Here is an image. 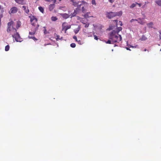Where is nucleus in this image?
I'll use <instances>...</instances> for the list:
<instances>
[{"label": "nucleus", "instance_id": "nucleus-1", "mask_svg": "<svg viewBox=\"0 0 161 161\" xmlns=\"http://www.w3.org/2000/svg\"><path fill=\"white\" fill-rule=\"evenodd\" d=\"M15 23L13 21H11L8 23L7 31L12 35V36L14 38L17 42H21L22 41V39L20 35L17 32L16 29L14 28Z\"/></svg>", "mask_w": 161, "mask_h": 161}, {"label": "nucleus", "instance_id": "nucleus-2", "mask_svg": "<svg viewBox=\"0 0 161 161\" xmlns=\"http://www.w3.org/2000/svg\"><path fill=\"white\" fill-rule=\"evenodd\" d=\"M109 39L112 40L113 43H120L121 42L122 40L121 36L118 33H116L114 31H113L110 33Z\"/></svg>", "mask_w": 161, "mask_h": 161}, {"label": "nucleus", "instance_id": "nucleus-3", "mask_svg": "<svg viewBox=\"0 0 161 161\" xmlns=\"http://www.w3.org/2000/svg\"><path fill=\"white\" fill-rule=\"evenodd\" d=\"M122 14V11H120L118 12H107L106 15L108 19H111L116 16H121Z\"/></svg>", "mask_w": 161, "mask_h": 161}, {"label": "nucleus", "instance_id": "nucleus-4", "mask_svg": "<svg viewBox=\"0 0 161 161\" xmlns=\"http://www.w3.org/2000/svg\"><path fill=\"white\" fill-rule=\"evenodd\" d=\"M30 21L31 25L37 27V25H38L37 23V19L34 16L30 17Z\"/></svg>", "mask_w": 161, "mask_h": 161}, {"label": "nucleus", "instance_id": "nucleus-5", "mask_svg": "<svg viewBox=\"0 0 161 161\" xmlns=\"http://www.w3.org/2000/svg\"><path fill=\"white\" fill-rule=\"evenodd\" d=\"M66 23L65 22H64L62 25V31H64V33H66V31H67L71 28V25H65L66 24Z\"/></svg>", "mask_w": 161, "mask_h": 161}, {"label": "nucleus", "instance_id": "nucleus-6", "mask_svg": "<svg viewBox=\"0 0 161 161\" xmlns=\"http://www.w3.org/2000/svg\"><path fill=\"white\" fill-rule=\"evenodd\" d=\"M18 10V8L15 7H12L9 12L10 14H15L16 13Z\"/></svg>", "mask_w": 161, "mask_h": 161}, {"label": "nucleus", "instance_id": "nucleus-7", "mask_svg": "<svg viewBox=\"0 0 161 161\" xmlns=\"http://www.w3.org/2000/svg\"><path fill=\"white\" fill-rule=\"evenodd\" d=\"M137 21L138 23L141 25H144L146 23V22L144 19L138 18Z\"/></svg>", "mask_w": 161, "mask_h": 161}, {"label": "nucleus", "instance_id": "nucleus-8", "mask_svg": "<svg viewBox=\"0 0 161 161\" xmlns=\"http://www.w3.org/2000/svg\"><path fill=\"white\" fill-rule=\"evenodd\" d=\"M60 15L62 16L63 18L64 19H67L69 18L70 16V15L69 14L66 13L62 14L61 13L60 14Z\"/></svg>", "mask_w": 161, "mask_h": 161}, {"label": "nucleus", "instance_id": "nucleus-9", "mask_svg": "<svg viewBox=\"0 0 161 161\" xmlns=\"http://www.w3.org/2000/svg\"><path fill=\"white\" fill-rule=\"evenodd\" d=\"M15 1L18 3L23 5L25 4L24 0H15Z\"/></svg>", "mask_w": 161, "mask_h": 161}, {"label": "nucleus", "instance_id": "nucleus-10", "mask_svg": "<svg viewBox=\"0 0 161 161\" xmlns=\"http://www.w3.org/2000/svg\"><path fill=\"white\" fill-rule=\"evenodd\" d=\"M39 26V25H37V27H36L35 28L34 31L33 32H29V34L31 35H34L36 33V31L37 30L38 27Z\"/></svg>", "mask_w": 161, "mask_h": 161}, {"label": "nucleus", "instance_id": "nucleus-11", "mask_svg": "<svg viewBox=\"0 0 161 161\" xmlns=\"http://www.w3.org/2000/svg\"><path fill=\"white\" fill-rule=\"evenodd\" d=\"M22 8L23 9L25 12L27 14H28L29 12V10L28 9V7H26L25 6H22Z\"/></svg>", "mask_w": 161, "mask_h": 161}, {"label": "nucleus", "instance_id": "nucleus-12", "mask_svg": "<svg viewBox=\"0 0 161 161\" xmlns=\"http://www.w3.org/2000/svg\"><path fill=\"white\" fill-rule=\"evenodd\" d=\"M77 8L76 9V10H75L74 12L73 13H72L70 15V18H71L72 17H74L76 16V14L77 13Z\"/></svg>", "mask_w": 161, "mask_h": 161}, {"label": "nucleus", "instance_id": "nucleus-13", "mask_svg": "<svg viewBox=\"0 0 161 161\" xmlns=\"http://www.w3.org/2000/svg\"><path fill=\"white\" fill-rule=\"evenodd\" d=\"M55 7V5L54 4H51L50 5L49 7V9L50 11H52Z\"/></svg>", "mask_w": 161, "mask_h": 161}, {"label": "nucleus", "instance_id": "nucleus-14", "mask_svg": "<svg viewBox=\"0 0 161 161\" xmlns=\"http://www.w3.org/2000/svg\"><path fill=\"white\" fill-rule=\"evenodd\" d=\"M90 12L86 13L84 15V17L86 18H89L90 17H93V16H89V14H90Z\"/></svg>", "mask_w": 161, "mask_h": 161}, {"label": "nucleus", "instance_id": "nucleus-15", "mask_svg": "<svg viewBox=\"0 0 161 161\" xmlns=\"http://www.w3.org/2000/svg\"><path fill=\"white\" fill-rule=\"evenodd\" d=\"M153 24L152 22H150L147 24V26L149 28H152Z\"/></svg>", "mask_w": 161, "mask_h": 161}, {"label": "nucleus", "instance_id": "nucleus-16", "mask_svg": "<svg viewBox=\"0 0 161 161\" xmlns=\"http://www.w3.org/2000/svg\"><path fill=\"white\" fill-rule=\"evenodd\" d=\"M21 25V23L19 21H18L17 22L16 26V28L17 29H18Z\"/></svg>", "mask_w": 161, "mask_h": 161}, {"label": "nucleus", "instance_id": "nucleus-17", "mask_svg": "<svg viewBox=\"0 0 161 161\" xmlns=\"http://www.w3.org/2000/svg\"><path fill=\"white\" fill-rule=\"evenodd\" d=\"M122 30V28L121 27H117L116 29V31H115V32H116V33H118V34L119 32L120 31H121Z\"/></svg>", "mask_w": 161, "mask_h": 161}, {"label": "nucleus", "instance_id": "nucleus-18", "mask_svg": "<svg viewBox=\"0 0 161 161\" xmlns=\"http://www.w3.org/2000/svg\"><path fill=\"white\" fill-rule=\"evenodd\" d=\"M38 9L42 13H43L44 12V10L43 8L41 6L39 7H38Z\"/></svg>", "mask_w": 161, "mask_h": 161}, {"label": "nucleus", "instance_id": "nucleus-19", "mask_svg": "<svg viewBox=\"0 0 161 161\" xmlns=\"http://www.w3.org/2000/svg\"><path fill=\"white\" fill-rule=\"evenodd\" d=\"M155 2L159 6H161V0H156Z\"/></svg>", "mask_w": 161, "mask_h": 161}, {"label": "nucleus", "instance_id": "nucleus-20", "mask_svg": "<svg viewBox=\"0 0 161 161\" xmlns=\"http://www.w3.org/2000/svg\"><path fill=\"white\" fill-rule=\"evenodd\" d=\"M58 19L56 17L52 16L51 17V19L53 21H55L57 20Z\"/></svg>", "mask_w": 161, "mask_h": 161}, {"label": "nucleus", "instance_id": "nucleus-21", "mask_svg": "<svg viewBox=\"0 0 161 161\" xmlns=\"http://www.w3.org/2000/svg\"><path fill=\"white\" fill-rule=\"evenodd\" d=\"M9 49V46L8 45H7L5 47V51H8Z\"/></svg>", "mask_w": 161, "mask_h": 161}, {"label": "nucleus", "instance_id": "nucleus-22", "mask_svg": "<svg viewBox=\"0 0 161 161\" xmlns=\"http://www.w3.org/2000/svg\"><path fill=\"white\" fill-rule=\"evenodd\" d=\"M65 8V7H60L59 8V9H61V10H63L64 11H65L66 10V9Z\"/></svg>", "mask_w": 161, "mask_h": 161}, {"label": "nucleus", "instance_id": "nucleus-23", "mask_svg": "<svg viewBox=\"0 0 161 161\" xmlns=\"http://www.w3.org/2000/svg\"><path fill=\"white\" fill-rule=\"evenodd\" d=\"M62 37H61V38H60V36L58 35H57L56 36V40L57 41H58L59 40H60L62 39Z\"/></svg>", "mask_w": 161, "mask_h": 161}, {"label": "nucleus", "instance_id": "nucleus-24", "mask_svg": "<svg viewBox=\"0 0 161 161\" xmlns=\"http://www.w3.org/2000/svg\"><path fill=\"white\" fill-rule=\"evenodd\" d=\"M136 5V3H133L132 4V5H131L130 7L131 8H133L134 7H135Z\"/></svg>", "mask_w": 161, "mask_h": 161}, {"label": "nucleus", "instance_id": "nucleus-25", "mask_svg": "<svg viewBox=\"0 0 161 161\" xmlns=\"http://www.w3.org/2000/svg\"><path fill=\"white\" fill-rule=\"evenodd\" d=\"M106 43H108V44H113L114 43H113V42H112V40H108L107 42H106Z\"/></svg>", "mask_w": 161, "mask_h": 161}, {"label": "nucleus", "instance_id": "nucleus-26", "mask_svg": "<svg viewBox=\"0 0 161 161\" xmlns=\"http://www.w3.org/2000/svg\"><path fill=\"white\" fill-rule=\"evenodd\" d=\"M76 45L75 43H72L70 44V46L73 48H74L75 47Z\"/></svg>", "mask_w": 161, "mask_h": 161}, {"label": "nucleus", "instance_id": "nucleus-27", "mask_svg": "<svg viewBox=\"0 0 161 161\" xmlns=\"http://www.w3.org/2000/svg\"><path fill=\"white\" fill-rule=\"evenodd\" d=\"M72 2L73 3V5L75 6H76L77 4V3L76 2H74V1Z\"/></svg>", "mask_w": 161, "mask_h": 161}, {"label": "nucleus", "instance_id": "nucleus-28", "mask_svg": "<svg viewBox=\"0 0 161 161\" xmlns=\"http://www.w3.org/2000/svg\"><path fill=\"white\" fill-rule=\"evenodd\" d=\"M92 4H93L94 5H96V4L95 0H92Z\"/></svg>", "mask_w": 161, "mask_h": 161}, {"label": "nucleus", "instance_id": "nucleus-29", "mask_svg": "<svg viewBox=\"0 0 161 161\" xmlns=\"http://www.w3.org/2000/svg\"><path fill=\"white\" fill-rule=\"evenodd\" d=\"M82 11L83 13H84L86 11V9L84 7H82Z\"/></svg>", "mask_w": 161, "mask_h": 161}, {"label": "nucleus", "instance_id": "nucleus-30", "mask_svg": "<svg viewBox=\"0 0 161 161\" xmlns=\"http://www.w3.org/2000/svg\"><path fill=\"white\" fill-rule=\"evenodd\" d=\"M147 39V38L145 36H142V40H144Z\"/></svg>", "mask_w": 161, "mask_h": 161}, {"label": "nucleus", "instance_id": "nucleus-31", "mask_svg": "<svg viewBox=\"0 0 161 161\" xmlns=\"http://www.w3.org/2000/svg\"><path fill=\"white\" fill-rule=\"evenodd\" d=\"M44 33L45 34H47V30L46 29L45 27H44Z\"/></svg>", "mask_w": 161, "mask_h": 161}, {"label": "nucleus", "instance_id": "nucleus-32", "mask_svg": "<svg viewBox=\"0 0 161 161\" xmlns=\"http://www.w3.org/2000/svg\"><path fill=\"white\" fill-rule=\"evenodd\" d=\"M77 42H78V43L80 45H81L83 44V42H82L80 40L77 41Z\"/></svg>", "mask_w": 161, "mask_h": 161}, {"label": "nucleus", "instance_id": "nucleus-33", "mask_svg": "<svg viewBox=\"0 0 161 161\" xmlns=\"http://www.w3.org/2000/svg\"><path fill=\"white\" fill-rule=\"evenodd\" d=\"M0 10H1L2 12H4L3 8L2 7V6L0 5Z\"/></svg>", "mask_w": 161, "mask_h": 161}, {"label": "nucleus", "instance_id": "nucleus-34", "mask_svg": "<svg viewBox=\"0 0 161 161\" xmlns=\"http://www.w3.org/2000/svg\"><path fill=\"white\" fill-rule=\"evenodd\" d=\"M133 21H137V19H132L130 21L131 22H132Z\"/></svg>", "mask_w": 161, "mask_h": 161}, {"label": "nucleus", "instance_id": "nucleus-35", "mask_svg": "<svg viewBox=\"0 0 161 161\" xmlns=\"http://www.w3.org/2000/svg\"><path fill=\"white\" fill-rule=\"evenodd\" d=\"M94 38L95 39L97 40H98V38L97 36H96V35H94Z\"/></svg>", "mask_w": 161, "mask_h": 161}, {"label": "nucleus", "instance_id": "nucleus-36", "mask_svg": "<svg viewBox=\"0 0 161 161\" xmlns=\"http://www.w3.org/2000/svg\"><path fill=\"white\" fill-rule=\"evenodd\" d=\"M73 39H74L77 42V37L76 36H74L73 37Z\"/></svg>", "mask_w": 161, "mask_h": 161}, {"label": "nucleus", "instance_id": "nucleus-37", "mask_svg": "<svg viewBox=\"0 0 161 161\" xmlns=\"http://www.w3.org/2000/svg\"><path fill=\"white\" fill-rule=\"evenodd\" d=\"M82 3L83 4H86V5H87L88 4L86 2L83 1H82Z\"/></svg>", "mask_w": 161, "mask_h": 161}, {"label": "nucleus", "instance_id": "nucleus-38", "mask_svg": "<svg viewBox=\"0 0 161 161\" xmlns=\"http://www.w3.org/2000/svg\"><path fill=\"white\" fill-rule=\"evenodd\" d=\"M89 24H86L85 26V27H86V28L88 27L89 26Z\"/></svg>", "mask_w": 161, "mask_h": 161}, {"label": "nucleus", "instance_id": "nucleus-39", "mask_svg": "<svg viewBox=\"0 0 161 161\" xmlns=\"http://www.w3.org/2000/svg\"><path fill=\"white\" fill-rule=\"evenodd\" d=\"M79 31V30H75V34H77L78 33V31Z\"/></svg>", "mask_w": 161, "mask_h": 161}, {"label": "nucleus", "instance_id": "nucleus-40", "mask_svg": "<svg viewBox=\"0 0 161 161\" xmlns=\"http://www.w3.org/2000/svg\"><path fill=\"white\" fill-rule=\"evenodd\" d=\"M3 15L2 14H0V22H1V19L3 17Z\"/></svg>", "mask_w": 161, "mask_h": 161}, {"label": "nucleus", "instance_id": "nucleus-41", "mask_svg": "<svg viewBox=\"0 0 161 161\" xmlns=\"http://www.w3.org/2000/svg\"><path fill=\"white\" fill-rule=\"evenodd\" d=\"M136 5H139V7H140L141 6V3H136Z\"/></svg>", "mask_w": 161, "mask_h": 161}, {"label": "nucleus", "instance_id": "nucleus-42", "mask_svg": "<svg viewBox=\"0 0 161 161\" xmlns=\"http://www.w3.org/2000/svg\"><path fill=\"white\" fill-rule=\"evenodd\" d=\"M34 37V36H28V37L30 39H33V37Z\"/></svg>", "mask_w": 161, "mask_h": 161}, {"label": "nucleus", "instance_id": "nucleus-43", "mask_svg": "<svg viewBox=\"0 0 161 161\" xmlns=\"http://www.w3.org/2000/svg\"><path fill=\"white\" fill-rule=\"evenodd\" d=\"M108 1L110 2L111 3H112L114 1V0H108Z\"/></svg>", "mask_w": 161, "mask_h": 161}, {"label": "nucleus", "instance_id": "nucleus-44", "mask_svg": "<svg viewBox=\"0 0 161 161\" xmlns=\"http://www.w3.org/2000/svg\"><path fill=\"white\" fill-rule=\"evenodd\" d=\"M119 23L120 25V26H122V22L121 21H120L119 22Z\"/></svg>", "mask_w": 161, "mask_h": 161}, {"label": "nucleus", "instance_id": "nucleus-45", "mask_svg": "<svg viewBox=\"0 0 161 161\" xmlns=\"http://www.w3.org/2000/svg\"><path fill=\"white\" fill-rule=\"evenodd\" d=\"M33 39L34 41H36L37 40V39H36V37H35L34 36V37H33V39Z\"/></svg>", "mask_w": 161, "mask_h": 161}, {"label": "nucleus", "instance_id": "nucleus-46", "mask_svg": "<svg viewBox=\"0 0 161 161\" xmlns=\"http://www.w3.org/2000/svg\"><path fill=\"white\" fill-rule=\"evenodd\" d=\"M159 33H160V39H161V30L159 32Z\"/></svg>", "mask_w": 161, "mask_h": 161}, {"label": "nucleus", "instance_id": "nucleus-47", "mask_svg": "<svg viewBox=\"0 0 161 161\" xmlns=\"http://www.w3.org/2000/svg\"><path fill=\"white\" fill-rule=\"evenodd\" d=\"M44 0L45 1H47V2H50L51 1V0Z\"/></svg>", "mask_w": 161, "mask_h": 161}, {"label": "nucleus", "instance_id": "nucleus-48", "mask_svg": "<svg viewBox=\"0 0 161 161\" xmlns=\"http://www.w3.org/2000/svg\"><path fill=\"white\" fill-rule=\"evenodd\" d=\"M114 21H115V22H116V23H117V22H118V20H114Z\"/></svg>", "mask_w": 161, "mask_h": 161}, {"label": "nucleus", "instance_id": "nucleus-49", "mask_svg": "<svg viewBox=\"0 0 161 161\" xmlns=\"http://www.w3.org/2000/svg\"><path fill=\"white\" fill-rule=\"evenodd\" d=\"M126 49L127 50H130V49L129 48H128V47L126 48Z\"/></svg>", "mask_w": 161, "mask_h": 161}, {"label": "nucleus", "instance_id": "nucleus-50", "mask_svg": "<svg viewBox=\"0 0 161 161\" xmlns=\"http://www.w3.org/2000/svg\"><path fill=\"white\" fill-rule=\"evenodd\" d=\"M73 1H74V0H70V1H71V2H73Z\"/></svg>", "mask_w": 161, "mask_h": 161}, {"label": "nucleus", "instance_id": "nucleus-51", "mask_svg": "<svg viewBox=\"0 0 161 161\" xmlns=\"http://www.w3.org/2000/svg\"><path fill=\"white\" fill-rule=\"evenodd\" d=\"M146 50H146V49H145L144 50V51H146Z\"/></svg>", "mask_w": 161, "mask_h": 161}, {"label": "nucleus", "instance_id": "nucleus-52", "mask_svg": "<svg viewBox=\"0 0 161 161\" xmlns=\"http://www.w3.org/2000/svg\"><path fill=\"white\" fill-rule=\"evenodd\" d=\"M58 0L59 1H61V0Z\"/></svg>", "mask_w": 161, "mask_h": 161}, {"label": "nucleus", "instance_id": "nucleus-53", "mask_svg": "<svg viewBox=\"0 0 161 161\" xmlns=\"http://www.w3.org/2000/svg\"><path fill=\"white\" fill-rule=\"evenodd\" d=\"M47 44H45L44 45L46 46Z\"/></svg>", "mask_w": 161, "mask_h": 161}]
</instances>
